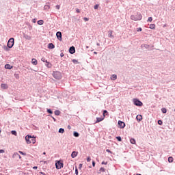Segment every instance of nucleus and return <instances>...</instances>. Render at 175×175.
I'll return each mask as SVG.
<instances>
[{
    "instance_id": "4d7b16f0",
    "label": "nucleus",
    "mask_w": 175,
    "mask_h": 175,
    "mask_svg": "<svg viewBox=\"0 0 175 175\" xmlns=\"http://www.w3.org/2000/svg\"><path fill=\"white\" fill-rule=\"evenodd\" d=\"M76 12H77V13H80V9L77 8V9H76Z\"/></svg>"
},
{
    "instance_id": "9d476101",
    "label": "nucleus",
    "mask_w": 175,
    "mask_h": 175,
    "mask_svg": "<svg viewBox=\"0 0 175 175\" xmlns=\"http://www.w3.org/2000/svg\"><path fill=\"white\" fill-rule=\"evenodd\" d=\"M118 128H120V129H124V128L126 126L125 122L121 120H118Z\"/></svg>"
},
{
    "instance_id": "774afa93",
    "label": "nucleus",
    "mask_w": 175,
    "mask_h": 175,
    "mask_svg": "<svg viewBox=\"0 0 175 175\" xmlns=\"http://www.w3.org/2000/svg\"><path fill=\"white\" fill-rule=\"evenodd\" d=\"M96 46H100V44H99V42H97Z\"/></svg>"
},
{
    "instance_id": "f8f14e48",
    "label": "nucleus",
    "mask_w": 175,
    "mask_h": 175,
    "mask_svg": "<svg viewBox=\"0 0 175 175\" xmlns=\"http://www.w3.org/2000/svg\"><path fill=\"white\" fill-rule=\"evenodd\" d=\"M68 53L72 55L76 53V48L75 47V46H72L69 48Z\"/></svg>"
},
{
    "instance_id": "c756f323",
    "label": "nucleus",
    "mask_w": 175,
    "mask_h": 175,
    "mask_svg": "<svg viewBox=\"0 0 175 175\" xmlns=\"http://www.w3.org/2000/svg\"><path fill=\"white\" fill-rule=\"evenodd\" d=\"M149 28L150 29H155V24H150Z\"/></svg>"
},
{
    "instance_id": "2eb2a0df",
    "label": "nucleus",
    "mask_w": 175,
    "mask_h": 175,
    "mask_svg": "<svg viewBox=\"0 0 175 175\" xmlns=\"http://www.w3.org/2000/svg\"><path fill=\"white\" fill-rule=\"evenodd\" d=\"M144 49H146V50H154V45H152L151 46H150V49H150V45H148V44H144Z\"/></svg>"
},
{
    "instance_id": "20e7f679",
    "label": "nucleus",
    "mask_w": 175,
    "mask_h": 175,
    "mask_svg": "<svg viewBox=\"0 0 175 175\" xmlns=\"http://www.w3.org/2000/svg\"><path fill=\"white\" fill-rule=\"evenodd\" d=\"M52 76L55 80H61V79H62V72L59 71H53Z\"/></svg>"
},
{
    "instance_id": "de8ad7c7",
    "label": "nucleus",
    "mask_w": 175,
    "mask_h": 175,
    "mask_svg": "<svg viewBox=\"0 0 175 175\" xmlns=\"http://www.w3.org/2000/svg\"><path fill=\"white\" fill-rule=\"evenodd\" d=\"M81 167H83V164H82V163H80V164L79 165V169L80 170H81Z\"/></svg>"
},
{
    "instance_id": "f03ea898",
    "label": "nucleus",
    "mask_w": 175,
    "mask_h": 175,
    "mask_svg": "<svg viewBox=\"0 0 175 175\" xmlns=\"http://www.w3.org/2000/svg\"><path fill=\"white\" fill-rule=\"evenodd\" d=\"M25 140L27 144H31V143H32V144H35V143H36V137H32V135H27L25 137Z\"/></svg>"
},
{
    "instance_id": "13d9d810",
    "label": "nucleus",
    "mask_w": 175,
    "mask_h": 175,
    "mask_svg": "<svg viewBox=\"0 0 175 175\" xmlns=\"http://www.w3.org/2000/svg\"><path fill=\"white\" fill-rule=\"evenodd\" d=\"M33 169H34V170H36V169H38V166L33 167Z\"/></svg>"
},
{
    "instance_id": "338daca9",
    "label": "nucleus",
    "mask_w": 175,
    "mask_h": 175,
    "mask_svg": "<svg viewBox=\"0 0 175 175\" xmlns=\"http://www.w3.org/2000/svg\"><path fill=\"white\" fill-rule=\"evenodd\" d=\"M96 117H100V114L95 115Z\"/></svg>"
},
{
    "instance_id": "864d4df0",
    "label": "nucleus",
    "mask_w": 175,
    "mask_h": 175,
    "mask_svg": "<svg viewBox=\"0 0 175 175\" xmlns=\"http://www.w3.org/2000/svg\"><path fill=\"white\" fill-rule=\"evenodd\" d=\"M92 163L93 167H95V165H96L95 161H93Z\"/></svg>"
},
{
    "instance_id": "7ed1b4c3",
    "label": "nucleus",
    "mask_w": 175,
    "mask_h": 175,
    "mask_svg": "<svg viewBox=\"0 0 175 175\" xmlns=\"http://www.w3.org/2000/svg\"><path fill=\"white\" fill-rule=\"evenodd\" d=\"M142 18H143V15H142L140 12H137V14L131 16V19L133 21H140Z\"/></svg>"
},
{
    "instance_id": "6e6552de",
    "label": "nucleus",
    "mask_w": 175,
    "mask_h": 175,
    "mask_svg": "<svg viewBox=\"0 0 175 175\" xmlns=\"http://www.w3.org/2000/svg\"><path fill=\"white\" fill-rule=\"evenodd\" d=\"M55 167L58 170H59V169H62V167H64V163L61 161H57L55 162Z\"/></svg>"
},
{
    "instance_id": "b1692460",
    "label": "nucleus",
    "mask_w": 175,
    "mask_h": 175,
    "mask_svg": "<svg viewBox=\"0 0 175 175\" xmlns=\"http://www.w3.org/2000/svg\"><path fill=\"white\" fill-rule=\"evenodd\" d=\"M14 77H15V79H16V80H19L20 79V74L15 72L14 74Z\"/></svg>"
},
{
    "instance_id": "0e129e2a",
    "label": "nucleus",
    "mask_w": 175,
    "mask_h": 175,
    "mask_svg": "<svg viewBox=\"0 0 175 175\" xmlns=\"http://www.w3.org/2000/svg\"><path fill=\"white\" fill-rule=\"evenodd\" d=\"M40 174L46 175V173H44V172H40Z\"/></svg>"
},
{
    "instance_id": "ddd939ff",
    "label": "nucleus",
    "mask_w": 175,
    "mask_h": 175,
    "mask_svg": "<svg viewBox=\"0 0 175 175\" xmlns=\"http://www.w3.org/2000/svg\"><path fill=\"white\" fill-rule=\"evenodd\" d=\"M49 50H53V49H55V45L53 43H49L47 46Z\"/></svg>"
},
{
    "instance_id": "052dcab7",
    "label": "nucleus",
    "mask_w": 175,
    "mask_h": 175,
    "mask_svg": "<svg viewBox=\"0 0 175 175\" xmlns=\"http://www.w3.org/2000/svg\"><path fill=\"white\" fill-rule=\"evenodd\" d=\"M68 129H72V127L70 126V125L68 126Z\"/></svg>"
},
{
    "instance_id": "c85d7f7f",
    "label": "nucleus",
    "mask_w": 175,
    "mask_h": 175,
    "mask_svg": "<svg viewBox=\"0 0 175 175\" xmlns=\"http://www.w3.org/2000/svg\"><path fill=\"white\" fill-rule=\"evenodd\" d=\"M73 136H75V137H79V136H80V134L77 131H74Z\"/></svg>"
},
{
    "instance_id": "e433bc0d",
    "label": "nucleus",
    "mask_w": 175,
    "mask_h": 175,
    "mask_svg": "<svg viewBox=\"0 0 175 175\" xmlns=\"http://www.w3.org/2000/svg\"><path fill=\"white\" fill-rule=\"evenodd\" d=\"M116 139L118 142H122V138H121V136H117Z\"/></svg>"
},
{
    "instance_id": "09e8293b",
    "label": "nucleus",
    "mask_w": 175,
    "mask_h": 175,
    "mask_svg": "<svg viewBox=\"0 0 175 175\" xmlns=\"http://www.w3.org/2000/svg\"><path fill=\"white\" fill-rule=\"evenodd\" d=\"M87 162H91V157H88L87 158Z\"/></svg>"
},
{
    "instance_id": "49530a36",
    "label": "nucleus",
    "mask_w": 175,
    "mask_h": 175,
    "mask_svg": "<svg viewBox=\"0 0 175 175\" xmlns=\"http://www.w3.org/2000/svg\"><path fill=\"white\" fill-rule=\"evenodd\" d=\"M106 152H109V154H113V152L111 151L109 149H107V150H106Z\"/></svg>"
},
{
    "instance_id": "5fc2aeb1",
    "label": "nucleus",
    "mask_w": 175,
    "mask_h": 175,
    "mask_svg": "<svg viewBox=\"0 0 175 175\" xmlns=\"http://www.w3.org/2000/svg\"><path fill=\"white\" fill-rule=\"evenodd\" d=\"M60 57H61V58H62V57H65V54H64V53H61Z\"/></svg>"
},
{
    "instance_id": "9b49d317",
    "label": "nucleus",
    "mask_w": 175,
    "mask_h": 175,
    "mask_svg": "<svg viewBox=\"0 0 175 175\" xmlns=\"http://www.w3.org/2000/svg\"><path fill=\"white\" fill-rule=\"evenodd\" d=\"M56 37H57V39L59 40V42H62V32L57 31L56 33Z\"/></svg>"
},
{
    "instance_id": "69168bd1",
    "label": "nucleus",
    "mask_w": 175,
    "mask_h": 175,
    "mask_svg": "<svg viewBox=\"0 0 175 175\" xmlns=\"http://www.w3.org/2000/svg\"><path fill=\"white\" fill-rule=\"evenodd\" d=\"M144 44H143L141 45V49H143V47H144Z\"/></svg>"
},
{
    "instance_id": "a18cd8bd",
    "label": "nucleus",
    "mask_w": 175,
    "mask_h": 175,
    "mask_svg": "<svg viewBox=\"0 0 175 175\" xmlns=\"http://www.w3.org/2000/svg\"><path fill=\"white\" fill-rule=\"evenodd\" d=\"M46 111L49 113V114H53V113H54L53 110H47Z\"/></svg>"
},
{
    "instance_id": "4be33fe9",
    "label": "nucleus",
    "mask_w": 175,
    "mask_h": 175,
    "mask_svg": "<svg viewBox=\"0 0 175 175\" xmlns=\"http://www.w3.org/2000/svg\"><path fill=\"white\" fill-rule=\"evenodd\" d=\"M77 154H79L78 152L73 151V152L71 153V157H72V158H76V157H77Z\"/></svg>"
},
{
    "instance_id": "4c0bfd02",
    "label": "nucleus",
    "mask_w": 175,
    "mask_h": 175,
    "mask_svg": "<svg viewBox=\"0 0 175 175\" xmlns=\"http://www.w3.org/2000/svg\"><path fill=\"white\" fill-rule=\"evenodd\" d=\"M157 124H158L159 125H163V122H162L161 120H159L157 121Z\"/></svg>"
},
{
    "instance_id": "39448f33",
    "label": "nucleus",
    "mask_w": 175,
    "mask_h": 175,
    "mask_svg": "<svg viewBox=\"0 0 175 175\" xmlns=\"http://www.w3.org/2000/svg\"><path fill=\"white\" fill-rule=\"evenodd\" d=\"M133 102L135 106H137L138 107H142V106H143V103L139 98H133Z\"/></svg>"
},
{
    "instance_id": "4468645a",
    "label": "nucleus",
    "mask_w": 175,
    "mask_h": 175,
    "mask_svg": "<svg viewBox=\"0 0 175 175\" xmlns=\"http://www.w3.org/2000/svg\"><path fill=\"white\" fill-rule=\"evenodd\" d=\"M1 88H2V90H8V88H9V85L7 83H1Z\"/></svg>"
},
{
    "instance_id": "1a4fd4ad",
    "label": "nucleus",
    "mask_w": 175,
    "mask_h": 175,
    "mask_svg": "<svg viewBox=\"0 0 175 175\" xmlns=\"http://www.w3.org/2000/svg\"><path fill=\"white\" fill-rule=\"evenodd\" d=\"M96 122L95 124H98L99 122H102V121H103V120H105V116H103L100 115V116H96Z\"/></svg>"
},
{
    "instance_id": "f704fd0d",
    "label": "nucleus",
    "mask_w": 175,
    "mask_h": 175,
    "mask_svg": "<svg viewBox=\"0 0 175 175\" xmlns=\"http://www.w3.org/2000/svg\"><path fill=\"white\" fill-rule=\"evenodd\" d=\"M94 10H98V9H99V4H96L94 5Z\"/></svg>"
},
{
    "instance_id": "3c124183",
    "label": "nucleus",
    "mask_w": 175,
    "mask_h": 175,
    "mask_svg": "<svg viewBox=\"0 0 175 175\" xmlns=\"http://www.w3.org/2000/svg\"><path fill=\"white\" fill-rule=\"evenodd\" d=\"M163 114H166L167 113V110H162Z\"/></svg>"
},
{
    "instance_id": "603ef678",
    "label": "nucleus",
    "mask_w": 175,
    "mask_h": 175,
    "mask_svg": "<svg viewBox=\"0 0 175 175\" xmlns=\"http://www.w3.org/2000/svg\"><path fill=\"white\" fill-rule=\"evenodd\" d=\"M5 152V150L3 149H0V154H3Z\"/></svg>"
},
{
    "instance_id": "680f3d73",
    "label": "nucleus",
    "mask_w": 175,
    "mask_h": 175,
    "mask_svg": "<svg viewBox=\"0 0 175 175\" xmlns=\"http://www.w3.org/2000/svg\"><path fill=\"white\" fill-rule=\"evenodd\" d=\"M161 110H167V109L165 107H163V108L161 109Z\"/></svg>"
},
{
    "instance_id": "c03bdc74",
    "label": "nucleus",
    "mask_w": 175,
    "mask_h": 175,
    "mask_svg": "<svg viewBox=\"0 0 175 175\" xmlns=\"http://www.w3.org/2000/svg\"><path fill=\"white\" fill-rule=\"evenodd\" d=\"M55 8H56V9L57 10H59V9H61V5H56V6H55Z\"/></svg>"
},
{
    "instance_id": "bf43d9fd",
    "label": "nucleus",
    "mask_w": 175,
    "mask_h": 175,
    "mask_svg": "<svg viewBox=\"0 0 175 175\" xmlns=\"http://www.w3.org/2000/svg\"><path fill=\"white\" fill-rule=\"evenodd\" d=\"M110 2V0H105V3H109Z\"/></svg>"
},
{
    "instance_id": "6e6d98bb",
    "label": "nucleus",
    "mask_w": 175,
    "mask_h": 175,
    "mask_svg": "<svg viewBox=\"0 0 175 175\" xmlns=\"http://www.w3.org/2000/svg\"><path fill=\"white\" fill-rule=\"evenodd\" d=\"M101 164H103V165H107V161H103L102 163H101Z\"/></svg>"
},
{
    "instance_id": "37998d69",
    "label": "nucleus",
    "mask_w": 175,
    "mask_h": 175,
    "mask_svg": "<svg viewBox=\"0 0 175 175\" xmlns=\"http://www.w3.org/2000/svg\"><path fill=\"white\" fill-rule=\"evenodd\" d=\"M19 154H21V155H24V156L27 155V153H25L23 151H19Z\"/></svg>"
},
{
    "instance_id": "bb28decb",
    "label": "nucleus",
    "mask_w": 175,
    "mask_h": 175,
    "mask_svg": "<svg viewBox=\"0 0 175 175\" xmlns=\"http://www.w3.org/2000/svg\"><path fill=\"white\" fill-rule=\"evenodd\" d=\"M130 143L131 144H136V139H135L134 138H131L130 139Z\"/></svg>"
},
{
    "instance_id": "ea45409f",
    "label": "nucleus",
    "mask_w": 175,
    "mask_h": 175,
    "mask_svg": "<svg viewBox=\"0 0 175 175\" xmlns=\"http://www.w3.org/2000/svg\"><path fill=\"white\" fill-rule=\"evenodd\" d=\"M148 22L149 23H151L152 21V17H148V20H147Z\"/></svg>"
},
{
    "instance_id": "cd10ccee",
    "label": "nucleus",
    "mask_w": 175,
    "mask_h": 175,
    "mask_svg": "<svg viewBox=\"0 0 175 175\" xmlns=\"http://www.w3.org/2000/svg\"><path fill=\"white\" fill-rule=\"evenodd\" d=\"M173 161H174V159H173V157H168L169 163H172Z\"/></svg>"
},
{
    "instance_id": "6ab92c4d",
    "label": "nucleus",
    "mask_w": 175,
    "mask_h": 175,
    "mask_svg": "<svg viewBox=\"0 0 175 175\" xmlns=\"http://www.w3.org/2000/svg\"><path fill=\"white\" fill-rule=\"evenodd\" d=\"M23 38L26 39V40H31V36L26 33L23 34Z\"/></svg>"
},
{
    "instance_id": "a19ab883",
    "label": "nucleus",
    "mask_w": 175,
    "mask_h": 175,
    "mask_svg": "<svg viewBox=\"0 0 175 175\" xmlns=\"http://www.w3.org/2000/svg\"><path fill=\"white\" fill-rule=\"evenodd\" d=\"M75 174L79 175V170L77 169V167H75Z\"/></svg>"
},
{
    "instance_id": "8fccbe9b",
    "label": "nucleus",
    "mask_w": 175,
    "mask_h": 175,
    "mask_svg": "<svg viewBox=\"0 0 175 175\" xmlns=\"http://www.w3.org/2000/svg\"><path fill=\"white\" fill-rule=\"evenodd\" d=\"M36 18H33L32 19V23H33V24H35L36 23Z\"/></svg>"
},
{
    "instance_id": "473e14b6",
    "label": "nucleus",
    "mask_w": 175,
    "mask_h": 175,
    "mask_svg": "<svg viewBox=\"0 0 175 175\" xmlns=\"http://www.w3.org/2000/svg\"><path fill=\"white\" fill-rule=\"evenodd\" d=\"M49 9H50V5H45L44 6V10H49Z\"/></svg>"
},
{
    "instance_id": "412c9836",
    "label": "nucleus",
    "mask_w": 175,
    "mask_h": 175,
    "mask_svg": "<svg viewBox=\"0 0 175 175\" xmlns=\"http://www.w3.org/2000/svg\"><path fill=\"white\" fill-rule=\"evenodd\" d=\"M12 158H19V159H21V156L18 153L15 152L14 153Z\"/></svg>"
},
{
    "instance_id": "72a5a7b5",
    "label": "nucleus",
    "mask_w": 175,
    "mask_h": 175,
    "mask_svg": "<svg viewBox=\"0 0 175 175\" xmlns=\"http://www.w3.org/2000/svg\"><path fill=\"white\" fill-rule=\"evenodd\" d=\"M72 62H73V64H75V65H77V64H79V61L76 59H73L72 60Z\"/></svg>"
},
{
    "instance_id": "dca6fc26",
    "label": "nucleus",
    "mask_w": 175,
    "mask_h": 175,
    "mask_svg": "<svg viewBox=\"0 0 175 175\" xmlns=\"http://www.w3.org/2000/svg\"><path fill=\"white\" fill-rule=\"evenodd\" d=\"M108 38H111V39H114V36L113 35V31L109 30L108 31Z\"/></svg>"
},
{
    "instance_id": "7c9ffc66",
    "label": "nucleus",
    "mask_w": 175,
    "mask_h": 175,
    "mask_svg": "<svg viewBox=\"0 0 175 175\" xmlns=\"http://www.w3.org/2000/svg\"><path fill=\"white\" fill-rule=\"evenodd\" d=\"M59 114H61V111H59V110H55V116H59Z\"/></svg>"
},
{
    "instance_id": "aec40b11",
    "label": "nucleus",
    "mask_w": 175,
    "mask_h": 175,
    "mask_svg": "<svg viewBox=\"0 0 175 175\" xmlns=\"http://www.w3.org/2000/svg\"><path fill=\"white\" fill-rule=\"evenodd\" d=\"M31 64H32V65H34V66L38 65V60L36 58H32Z\"/></svg>"
},
{
    "instance_id": "2f4dec72",
    "label": "nucleus",
    "mask_w": 175,
    "mask_h": 175,
    "mask_svg": "<svg viewBox=\"0 0 175 175\" xmlns=\"http://www.w3.org/2000/svg\"><path fill=\"white\" fill-rule=\"evenodd\" d=\"M59 133H65V129H62V128H60L59 129Z\"/></svg>"
},
{
    "instance_id": "79ce46f5",
    "label": "nucleus",
    "mask_w": 175,
    "mask_h": 175,
    "mask_svg": "<svg viewBox=\"0 0 175 175\" xmlns=\"http://www.w3.org/2000/svg\"><path fill=\"white\" fill-rule=\"evenodd\" d=\"M84 21L87 22V21H90V18L88 17H84L83 18Z\"/></svg>"
},
{
    "instance_id": "0eeeda50",
    "label": "nucleus",
    "mask_w": 175,
    "mask_h": 175,
    "mask_svg": "<svg viewBox=\"0 0 175 175\" xmlns=\"http://www.w3.org/2000/svg\"><path fill=\"white\" fill-rule=\"evenodd\" d=\"M97 114H100V116H102L105 118V117H106V116H109V112L107 111V110L96 111V116Z\"/></svg>"
},
{
    "instance_id": "a211bd4d",
    "label": "nucleus",
    "mask_w": 175,
    "mask_h": 175,
    "mask_svg": "<svg viewBox=\"0 0 175 175\" xmlns=\"http://www.w3.org/2000/svg\"><path fill=\"white\" fill-rule=\"evenodd\" d=\"M136 120L138 122H140V121H142V120H143V116L142 115H137L136 116Z\"/></svg>"
},
{
    "instance_id": "c9c22d12",
    "label": "nucleus",
    "mask_w": 175,
    "mask_h": 175,
    "mask_svg": "<svg viewBox=\"0 0 175 175\" xmlns=\"http://www.w3.org/2000/svg\"><path fill=\"white\" fill-rule=\"evenodd\" d=\"M12 135H14V136H17V131L13 130L11 131Z\"/></svg>"
},
{
    "instance_id": "423d86ee",
    "label": "nucleus",
    "mask_w": 175,
    "mask_h": 175,
    "mask_svg": "<svg viewBox=\"0 0 175 175\" xmlns=\"http://www.w3.org/2000/svg\"><path fill=\"white\" fill-rule=\"evenodd\" d=\"M41 61L42 62H44L45 64L44 65L46 68H52L53 64L50 62L47 61L46 57H42L41 59Z\"/></svg>"
},
{
    "instance_id": "e2e57ef3",
    "label": "nucleus",
    "mask_w": 175,
    "mask_h": 175,
    "mask_svg": "<svg viewBox=\"0 0 175 175\" xmlns=\"http://www.w3.org/2000/svg\"><path fill=\"white\" fill-rule=\"evenodd\" d=\"M52 118H53V121H55V122L57 121V119H55L54 117L52 116Z\"/></svg>"
},
{
    "instance_id": "f257e3e1",
    "label": "nucleus",
    "mask_w": 175,
    "mask_h": 175,
    "mask_svg": "<svg viewBox=\"0 0 175 175\" xmlns=\"http://www.w3.org/2000/svg\"><path fill=\"white\" fill-rule=\"evenodd\" d=\"M13 46H14V38H10L7 42V46L3 45V49L5 51H10V49H12Z\"/></svg>"
},
{
    "instance_id": "f3484780",
    "label": "nucleus",
    "mask_w": 175,
    "mask_h": 175,
    "mask_svg": "<svg viewBox=\"0 0 175 175\" xmlns=\"http://www.w3.org/2000/svg\"><path fill=\"white\" fill-rule=\"evenodd\" d=\"M5 69H8L9 70H10V69H13V66L7 64L4 66Z\"/></svg>"
},
{
    "instance_id": "a878e982",
    "label": "nucleus",
    "mask_w": 175,
    "mask_h": 175,
    "mask_svg": "<svg viewBox=\"0 0 175 175\" xmlns=\"http://www.w3.org/2000/svg\"><path fill=\"white\" fill-rule=\"evenodd\" d=\"M111 80H113V81L117 80V75L113 74V75H111Z\"/></svg>"
},
{
    "instance_id": "58836bf2",
    "label": "nucleus",
    "mask_w": 175,
    "mask_h": 175,
    "mask_svg": "<svg viewBox=\"0 0 175 175\" xmlns=\"http://www.w3.org/2000/svg\"><path fill=\"white\" fill-rule=\"evenodd\" d=\"M143 31V29L142 27L137 28V32H142Z\"/></svg>"
},
{
    "instance_id": "393cba45",
    "label": "nucleus",
    "mask_w": 175,
    "mask_h": 175,
    "mask_svg": "<svg viewBox=\"0 0 175 175\" xmlns=\"http://www.w3.org/2000/svg\"><path fill=\"white\" fill-rule=\"evenodd\" d=\"M102 172H106V169H105V167H102L100 168V170H98V173L99 174H100V173H101Z\"/></svg>"
},
{
    "instance_id": "5701e85b",
    "label": "nucleus",
    "mask_w": 175,
    "mask_h": 175,
    "mask_svg": "<svg viewBox=\"0 0 175 175\" xmlns=\"http://www.w3.org/2000/svg\"><path fill=\"white\" fill-rule=\"evenodd\" d=\"M37 24L38 25H43V24H44V21H43L42 19L38 20L37 21Z\"/></svg>"
}]
</instances>
